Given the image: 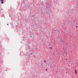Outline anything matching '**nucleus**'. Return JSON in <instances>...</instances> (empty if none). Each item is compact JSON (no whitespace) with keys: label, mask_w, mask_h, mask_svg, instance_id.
<instances>
[{"label":"nucleus","mask_w":78,"mask_h":78,"mask_svg":"<svg viewBox=\"0 0 78 78\" xmlns=\"http://www.w3.org/2000/svg\"><path fill=\"white\" fill-rule=\"evenodd\" d=\"M4 0H2L1 1V3L3 4V3H4V2H4Z\"/></svg>","instance_id":"nucleus-1"},{"label":"nucleus","mask_w":78,"mask_h":78,"mask_svg":"<svg viewBox=\"0 0 78 78\" xmlns=\"http://www.w3.org/2000/svg\"><path fill=\"white\" fill-rule=\"evenodd\" d=\"M44 62H46V61L45 60H44Z\"/></svg>","instance_id":"nucleus-2"},{"label":"nucleus","mask_w":78,"mask_h":78,"mask_svg":"<svg viewBox=\"0 0 78 78\" xmlns=\"http://www.w3.org/2000/svg\"><path fill=\"white\" fill-rule=\"evenodd\" d=\"M75 71L76 72V70H75Z\"/></svg>","instance_id":"nucleus-3"},{"label":"nucleus","mask_w":78,"mask_h":78,"mask_svg":"<svg viewBox=\"0 0 78 78\" xmlns=\"http://www.w3.org/2000/svg\"><path fill=\"white\" fill-rule=\"evenodd\" d=\"M77 73V72H76H76H75V73Z\"/></svg>","instance_id":"nucleus-4"},{"label":"nucleus","mask_w":78,"mask_h":78,"mask_svg":"<svg viewBox=\"0 0 78 78\" xmlns=\"http://www.w3.org/2000/svg\"><path fill=\"white\" fill-rule=\"evenodd\" d=\"M7 25H9V24H7Z\"/></svg>","instance_id":"nucleus-5"},{"label":"nucleus","mask_w":78,"mask_h":78,"mask_svg":"<svg viewBox=\"0 0 78 78\" xmlns=\"http://www.w3.org/2000/svg\"><path fill=\"white\" fill-rule=\"evenodd\" d=\"M66 73L67 74V72H66Z\"/></svg>","instance_id":"nucleus-6"},{"label":"nucleus","mask_w":78,"mask_h":78,"mask_svg":"<svg viewBox=\"0 0 78 78\" xmlns=\"http://www.w3.org/2000/svg\"><path fill=\"white\" fill-rule=\"evenodd\" d=\"M30 54H31V55H32V53H31Z\"/></svg>","instance_id":"nucleus-7"},{"label":"nucleus","mask_w":78,"mask_h":78,"mask_svg":"<svg viewBox=\"0 0 78 78\" xmlns=\"http://www.w3.org/2000/svg\"><path fill=\"white\" fill-rule=\"evenodd\" d=\"M46 70H47V69H46Z\"/></svg>","instance_id":"nucleus-8"},{"label":"nucleus","mask_w":78,"mask_h":78,"mask_svg":"<svg viewBox=\"0 0 78 78\" xmlns=\"http://www.w3.org/2000/svg\"><path fill=\"white\" fill-rule=\"evenodd\" d=\"M51 48H52V47H51Z\"/></svg>","instance_id":"nucleus-9"},{"label":"nucleus","mask_w":78,"mask_h":78,"mask_svg":"<svg viewBox=\"0 0 78 78\" xmlns=\"http://www.w3.org/2000/svg\"><path fill=\"white\" fill-rule=\"evenodd\" d=\"M34 57H36V56H34Z\"/></svg>","instance_id":"nucleus-10"},{"label":"nucleus","mask_w":78,"mask_h":78,"mask_svg":"<svg viewBox=\"0 0 78 78\" xmlns=\"http://www.w3.org/2000/svg\"><path fill=\"white\" fill-rule=\"evenodd\" d=\"M31 36L30 37H31Z\"/></svg>","instance_id":"nucleus-11"},{"label":"nucleus","mask_w":78,"mask_h":78,"mask_svg":"<svg viewBox=\"0 0 78 78\" xmlns=\"http://www.w3.org/2000/svg\"><path fill=\"white\" fill-rule=\"evenodd\" d=\"M78 65V64H77V65Z\"/></svg>","instance_id":"nucleus-12"},{"label":"nucleus","mask_w":78,"mask_h":78,"mask_svg":"<svg viewBox=\"0 0 78 78\" xmlns=\"http://www.w3.org/2000/svg\"><path fill=\"white\" fill-rule=\"evenodd\" d=\"M57 72H58V71H57Z\"/></svg>","instance_id":"nucleus-13"},{"label":"nucleus","mask_w":78,"mask_h":78,"mask_svg":"<svg viewBox=\"0 0 78 78\" xmlns=\"http://www.w3.org/2000/svg\"><path fill=\"white\" fill-rule=\"evenodd\" d=\"M76 27H77V26H76Z\"/></svg>","instance_id":"nucleus-14"},{"label":"nucleus","mask_w":78,"mask_h":78,"mask_svg":"<svg viewBox=\"0 0 78 78\" xmlns=\"http://www.w3.org/2000/svg\"><path fill=\"white\" fill-rule=\"evenodd\" d=\"M26 56H27V55H26Z\"/></svg>","instance_id":"nucleus-15"}]
</instances>
